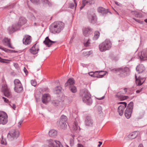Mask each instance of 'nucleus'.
<instances>
[{"mask_svg":"<svg viewBox=\"0 0 147 147\" xmlns=\"http://www.w3.org/2000/svg\"><path fill=\"white\" fill-rule=\"evenodd\" d=\"M24 71L26 74L28 73V71L25 67L24 68Z\"/></svg>","mask_w":147,"mask_h":147,"instance_id":"nucleus-53","label":"nucleus"},{"mask_svg":"<svg viewBox=\"0 0 147 147\" xmlns=\"http://www.w3.org/2000/svg\"><path fill=\"white\" fill-rule=\"evenodd\" d=\"M97 73V72L96 71L94 72H91L89 73V74L91 76L96 77L97 75H96Z\"/></svg>","mask_w":147,"mask_h":147,"instance_id":"nucleus-38","label":"nucleus"},{"mask_svg":"<svg viewBox=\"0 0 147 147\" xmlns=\"http://www.w3.org/2000/svg\"><path fill=\"white\" fill-rule=\"evenodd\" d=\"M74 84V81L73 78H70L68 79L67 82L65 84V87L68 86H73Z\"/></svg>","mask_w":147,"mask_h":147,"instance_id":"nucleus-20","label":"nucleus"},{"mask_svg":"<svg viewBox=\"0 0 147 147\" xmlns=\"http://www.w3.org/2000/svg\"><path fill=\"white\" fill-rule=\"evenodd\" d=\"M42 1L44 3L48 4L49 6L51 5V3L48 0H42Z\"/></svg>","mask_w":147,"mask_h":147,"instance_id":"nucleus-41","label":"nucleus"},{"mask_svg":"<svg viewBox=\"0 0 147 147\" xmlns=\"http://www.w3.org/2000/svg\"><path fill=\"white\" fill-rule=\"evenodd\" d=\"M128 98V97L127 96H122V100H124L127 99Z\"/></svg>","mask_w":147,"mask_h":147,"instance_id":"nucleus-47","label":"nucleus"},{"mask_svg":"<svg viewBox=\"0 0 147 147\" xmlns=\"http://www.w3.org/2000/svg\"><path fill=\"white\" fill-rule=\"evenodd\" d=\"M91 20V22L94 23L96 21V19L95 16H93L92 17V18H90Z\"/></svg>","mask_w":147,"mask_h":147,"instance_id":"nucleus-40","label":"nucleus"},{"mask_svg":"<svg viewBox=\"0 0 147 147\" xmlns=\"http://www.w3.org/2000/svg\"><path fill=\"white\" fill-rule=\"evenodd\" d=\"M57 132L55 130H51L49 132V135L51 137H54L57 135Z\"/></svg>","mask_w":147,"mask_h":147,"instance_id":"nucleus-29","label":"nucleus"},{"mask_svg":"<svg viewBox=\"0 0 147 147\" xmlns=\"http://www.w3.org/2000/svg\"><path fill=\"white\" fill-rule=\"evenodd\" d=\"M23 120L22 119H21L20 120V121H19V122H18V126L19 127H20V126L21 125L22 123L23 122Z\"/></svg>","mask_w":147,"mask_h":147,"instance_id":"nucleus-44","label":"nucleus"},{"mask_svg":"<svg viewBox=\"0 0 147 147\" xmlns=\"http://www.w3.org/2000/svg\"><path fill=\"white\" fill-rule=\"evenodd\" d=\"M5 46H7L10 48H13L11 44L10 39L7 38H5L2 40Z\"/></svg>","mask_w":147,"mask_h":147,"instance_id":"nucleus-17","label":"nucleus"},{"mask_svg":"<svg viewBox=\"0 0 147 147\" xmlns=\"http://www.w3.org/2000/svg\"><path fill=\"white\" fill-rule=\"evenodd\" d=\"M9 61V60L2 59L0 57V62L8 63H9L8 61Z\"/></svg>","mask_w":147,"mask_h":147,"instance_id":"nucleus-37","label":"nucleus"},{"mask_svg":"<svg viewBox=\"0 0 147 147\" xmlns=\"http://www.w3.org/2000/svg\"><path fill=\"white\" fill-rule=\"evenodd\" d=\"M145 69L144 66L143 65H140L138 66L136 68V70L139 73L142 72Z\"/></svg>","mask_w":147,"mask_h":147,"instance_id":"nucleus-24","label":"nucleus"},{"mask_svg":"<svg viewBox=\"0 0 147 147\" xmlns=\"http://www.w3.org/2000/svg\"><path fill=\"white\" fill-rule=\"evenodd\" d=\"M119 104H122L123 105L120 106L118 108V111L119 115L121 116L123 113L124 110L127 106V104L125 102H121L119 103Z\"/></svg>","mask_w":147,"mask_h":147,"instance_id":"nucleus-11","label":"nucleus"},{"mask_svg":"<svg viewBox=\"0 0 147 147\" xmlns=\"http://www.w3.org/2000/svg\"><path fill=\"white\" fill-rule=\"evenodd\" d=\"M56 42L55 41H51L49 38L48 37H47L44 41V43L47 47H50L53 43Z\"/></svg>","mask_w":147,"mask_h":147,"instance_id":"nucleus-15","label":"nucleus"},{"mask_svg":"<svg viewBox=\"0 0 147 147\" xmlns=\"http://www.w3.org/2000/svg\"><path fill=\"white\" fill-rule=\"evenodd\" d=\"M141 59L145 60L147 58V49L141 53V56L140 57Z\"/></svg>","mask_w":147,"mask_h":147,"instance_id":"nucleus-22","label":"nucleus"},{"mask_svg":"<svg viewBox=\"0 0 147 147\" xmlns=\"http://www.w3.org/2000/svg\"><path fill=\"white\" fill-rule=\"evenodd\" d=\"M134 19L135 20V21H136V22H137L140 23L142 24L143 23V21L140 20L138 19Z\"/></svg>","mask_w":147,"mask_h":147,"instance_id":"nucleus-46","label":"nucleus"},{"mask_svg":"<svg viewBox=\"0 0 147 147\" xmlns=\"http://www.w3.org/2000/svg\"><path fill=\"white\" fill-rule=\"evenodd\" d=\"M70 89L72 92L73 93L76 92L77 91V89L76 87L72 86L69 87Z\"/></svg>","mask_w":147,"mask_h":147,"instance_id":"nucleus-36","label":"nucleus"},{"mask_svg":"<svg viewBox=\"0 0 147 147\" xmlns=\"http://www.w3.org/2000/svg\"><path fill=\"white\" fill-rule=\"evenodd\" d=\"M9 89L8 88L6 84H4L2 85L1 88V90L2 92L7 91Z\"/></svg>","mask_w":147,"mask_h":147,"instance_id":"nucleus-28","label":"nucleus"},{"mask_svg":"<svg viewBox=\"0 0 147 147\" xmlns=\"http://www.w3.org/2000/svg\"><path fill=\"white\" fill-rule=\"evenodd\" d=\"M99 144L98 145V147H100V146L102 144V142H99Z\"/></svg>","mask_w":147,"mask_h":147,"instance_id":"nucleus-54","label":"nucleus"},{"mask_svg":"<svg viewBox=\"0 0 147 147\" xmlns=\"http://www.w3.org/2000/svg\"><path fill=\"white\" fill-rule=\"evenodd\" d=\"M39 50V45L36 43L30 49V51L32 54H35L38 53Z\"/></svg>","mask_w":147,"mask_h":147,"instance_id":"nucleus-9","label":"nucleus"},{"mask_svg":"<svg viewBox=\"0 0 147 147\" xmlns=\"http://www.w3.org/2000/svg\"><path fill=\"white\" fill-rule=\"evenodd\" d=\"M52 103L54 106H57L59 105V101L58 100H53L52 101Z\"/></svg>","mask_w":147,"mask_h":147,"instance_id":"nucleus-39","label":"nucleus"},{"mask_svg":"<svg viewBox=\"0 0 147 147\" xmlns=\"http://www.w3.org/2000/svg\"><path fill=\"white\" fill-rule=\"evenodd\" d=\"M19 135V132L14 129L10 130L7 135V138L9 139L12 140L17 138Z\"/></svg>","mask_w":147,"mask_h":147,"instance_id":"nucleus-4","label":"nucleus"},{"mask_svg":"<svg viewBox=\"0 0 147 147\" xmlns=\"http://www.w3.org/2000/svg\"><path fill=\"white\" fill-rule=\"evenodd\" d=\"M32 3H36L39 0H30Z\"/></svg>","mask_w":147,"mask_h":147,"instance_id":"nucleus-50","label":"nucleus"},{"mask_svg":"<svg viewBox=\"0 0 147 147\" xmlns=\"http://www.w3.org/2000/svg\"><path fill=\"white\" fill-rule=\"evenodd\" d=\"M144 21L147 23V19H146L145 20H144Z\"/></svg>","mask_w":147,"mask_h":147,"instance_id":"nucleus-62","label":"nucleus"},{"mask_svg":"<svg viewBox=\"0 0 147 147\" xmlns=\"http://www.w3.org/2000/svg\"><path fill=\"white\" fill-rule=\"evenodd\" d=\"M104 98H105V96H103L102 97L97 98H96L97 99H98V100H102V99H103Z\"/></svg>","mask_w":147,"mask_h":147,"instance_id":"nucleus-52","label":"nucleus"},{"mask_svg":"<svg viewBox=\"0 0 147 147\" xmlns=\"http://www.w3.org/2000/svg\"><path fill=\"white\" fill-rule=\"evenodd\" d=\"M78 147H83L82 145L81 144H78Z\"/></svg>","mask_w":147,"mask_h":147,"instance_id":"nucleus-55","label":"nucleus"},{"mask_svg":"<svg viewBox=\"0 0 147 147\" xmlns=\"http://www.w3.org/2000/svg\"><path fill=\"white\" fill-rule=\"evenodd\" d=\"M85 123L86 125L91 126L93 124V122L91 117L90 116H87L85 121Z\"/></svg>","mask_w":147,"mask_h":147,"instance_id":"nucleus-16","label":"nucleus"},{"mask_svg":"<svg viewBox=\"0 0 147 147\" xmlns=\"http://www.w3.org/2000/svg\"><path fill=\"white\" fill-rule=\"evenodd\" d=\"M26 22V20L24 18L21 17L20 18L18 22L16 24L19 28L22 25L25 24Z\"/></svg>","mask_w":147,"mask_h":147,"instance_id":"nucleus-18","label":"nucleus"},{"mask_svg":"<svg viewBox=\"0 0 147 147\" xmlns=\"http://www.w3.org/2000/svg\"><path fill=\"white\" fill-rule=\"evenodd\" d=\"M32 41L31 37L28 35H25L22 40L23 43L25 45H27L30 44Z\"/></svg>","mask_w":147,"mask_h":147,"instance_id":"nucleus-10","label":"nucleus"},{"mask_svg":"<svg viewBox=\"0 0 147 147\" xmlns=\"http://www.w3.org/2000/svg\"><path fill=\"white\" fill-rule=\"evenodd\" d=\"M115 4H117V2H115Z\"/></svg>","mask_w":147,"mask_h":147,"instance_id":"nucleus-64","label":"nucleus"},{"mask_svg":"<svg viewBox=\"0 0 147 147\" xmlns=\"http://www.w3.org/2000/svg\"><path fill=\"white\" fill-rule=\"evenodd\" d=\"M31 84L32 85L35 86L36 85V82L35 80H33L31 81Z\"/></svg>","mask_w":147,"mask_h":147,"instance_id":"nucleus-42","label":"nucleus"},{"mask_svg":"<svg viewBox=\"0 0 147 147\" xmlns=\"http://www.w3.org/2000/svg\"><path fill=\"white\" fill-rule=\"evenodd\" d=\"M115 71L117 72L120 71V72H125L129 71V69L127 67L124 68L123 69L121 68H119L116 69Z\"/></svg>","mask_w":147,"mask_h":147,"instance_id":"nucleus-30","label":"nucleus"},{"mask_svg":"<svg viewBox=\"0 0 147 147\" xmlns=\"http://www.w3.org/2000/svg\"><path fill=\"white\" fill-rule=\"evenodd\" d=\"M14 83L15 86H20V85H22L20 81L18 79H15L14 81Z\"/></svg>","mask_w":147,"mask_h":147,"instance_id":"nucleus-35","label":"nucleus"},{"mask_svg":"<svg viewBox=\"0 0 147 147\" xmlns=\"http://www.w3.org/2000/svg\"><path fill=\"white\" fill-rule=\"evenodd\" d=\"M138 135L137 131H134L130 133L128 136V137L130 139H133L135 138Z\"/></svg>","mask_w":147,"mask_h":147,"instance_id":"nucleus-23","label":"nucleus"},{"mask_svg":"<svg viewBox=\"0 0 147 147\" xmlns=\"http://www.w3.org/2000/svg\"><path fill=\"white\" fill-rule=\"evenodd\" d=\"M82 99L83 101L87 104L90 105L92 102V100L89 93L86 91L84 92L83 94Z\"/></svg>","mask_w":147,"mask_h":147,"instance_id":"nucleus-3","label":"nucleus"},{"mask_svg":"<svg viewBox=\"0 0 147 147\" xmlns=\"http://www.w3.org/2000/svg\"><path fill=\"white\" fill-rule=\"evenodd\" d=\"M8 122V116L5 112L0 111V124L5 125Z\"/></svg>","mask_w":147,"mask_h":147,"instance_id":"nucleus-7","label":"nucleus"},{"mask_svg":"<svg viewBox=\"0 0 147 147\" xmlns=\"http://www.w3.org/2000/svg\"><path fill=\"white\" fill-rule=\"evenodd\" d=\"M100 36V33L98 31H96L95 32L94 35L93 37L94 40H96L99 38Z\"/></svg>","mask_w":147,"mask_h":147,"instance_id":"nucleus-32","label":"nucleus"},{"mask_svg":"<svg viewBox=\"0 0 147 147\" xmlns=\"http://www.w3.org/2000/svg\"><path fill=\"white\" fill-rule=\"evenodd\" d=\"M4 96L8 98H10L12 96V94L10 89L3 92Z\"/></svg>","mask_w":147,"mask_h":147,"instance_id":"nucleus-26","label":"nucleus"},{"mask_svg":"<svg viewBox=\"0 0 147 147\" xmlns=\"http://www.w3.org/2000/svg\"><path fill=\"white\" fill-rule=\"evenodd\" d=\"M64 27V24L61 21H57L52 24L50 26V31L53 33H58L63 30Z\"/></svg>","mask_w":147,"mask_h":147,"instance_id":"nucleus-1","label":"nucleus"},{"mask_svg":"<svg viewBox=\"0 0 147 147\" xmlns=\"http://www.w3.org/2000/svg\"><path fill=\"white\" fill-rule=\"evenodd\" d=\"M73 129L74 131H75L80 130V127L78 126V123L77 122H74L73 126Z\"/></svg>","mask_w":147,"mask_h":147,"instance_id":"nucleus-31","label":"nucleus"},{"mask_svg":"<svg viewBox=\"0 0 147 147\" xmlns=\"http://www.w3.org/2000/svg\"><path fill=\"white\" fill-rule=\"evenodd\" d=\"M19 28L16 24H14L12 26L9 27L8 29V30L9 32L11 34L13 33Z\"/></svg>","mask_w":147,"mask_h":147,"instance_id":"nucleus-14","label":"nucleus"},{"mask_svg":"<svg viewBox=\"0 0 147 147\" xmlns=\"http://www.w3.org/2000/svg\"><path fill=\"white\" fill-rule=\"evenodd\" d=\"M74 3L75 4V7H76V5H77V3H76V0H74Z\"/></svg>","mask_w":147,"mask_h":147,"instance_id":"nucleus-59","label":"nucleus"},{"mask_svg":"<svg viewBox=\"0 0 147 147\" xmlns=\"http://www.w3.org/2000/svg\"><path fill=\"white\" fill-rule=\"evenodd\" d=\"M97 73L96 74V75H98V73H99V71H96Z\"/></svg>","mask_w":147,"mask_h":147,"instance_id":"nucleus-61","label":"nucleus"},{"mask_svg":"<svg viewBox=\"0 0 147 147\" xmlns=\"http://www.w3.org/2000/svg\"><path fill=\"white\" fill-rule=\"evenodd\" d=\"M106 74V73L102 71H99L98 73V75H97L96 77L101 78H102Z\"/></svg>","mask_w":147,"mask_h":147,"instance_id":"nucleus-34","label":"nucleus"},{"mask_svg":"<svg viewBox=\"0 0 147 147\" xmlns=\"http://www.w3.org/2000/svg\"><path fill=\"white\" fill-rule=\"evenodd\" d=\"M0 49L6 52L8 50L7 49L3 47L1 45H0Z\"/></svg>","mask_w":147,"mask_h":147,"instance_id":"nucleus-45","label":"nucleus"},{"mask_svg":"<svg viewBox=\"0 0 147 147\" xmlns=\"http://www.w3.org/2000/svg\"><path fill=\"white\" fill-rule=\"evenodd\" d=\"M1 143L2 144L6 145V142L5 140L3 139L1 140Z\"/></svg>","mask_w":147,"mask_h":147,"instance_id":"nucleus-43","label":"nucleus"},{"mask_svg":"<svg viewBox=\"0 0 147 147\" xmlns=\"http://www.w3.org/2000/svg\"><path fill=\"white\" fill-rule=\"evenodd\" d=\"M98 12L101 13L102 14L107 13L108 12V10H106L104 8L101 7H100L98 8Z\"/></svg>","mask_w":147,"mask_h":147,"instance_id":"nucleus-25","label":"nucleus"},{"mask_svg":"<svg viewBox=\"0 0 147 147\" xmlns=\"http://www.w3.org/2000/svg\"><path fill=\"white\" fill-rule=\"evenodd\" d=\"M2 98L3 99H4V101L5 102H7V103H8L9 102V101L8 99H7V98L4 97H3Z\"/></svg>","mask_w":147,"mask_h":147,"instance_id":"nucleus-48","label":"nucleus"},{"mask_svg":"<svg viewBox=\"0 0 147 147\" xmlns=\"http://www.w3.org/2000/svg\"><path fill=\"white\" fill-rule=\"evenodd\" d=\"M12 107L14 109H15L16 106L14 105H13Z\"/></svg>","mask_w":147,"mask_h":147,"instance_id":"nucleus-57","label":"nucleus"},{"mask_svg":"<svg viewBox=\"0 0 147 147\" xmlns=\"http://www.w3.org/2000/svg\"><path fill=\"white\" fill-rule=\"evenodd\" d=\"M141 91V90H137L136 91V92L137 93H139Z\"/></svg>","mask_w":147,"mask_h":147,"instance_id":"nucleus-56","label":"nucleus"},{"mask_svg":"<svg viewBox=\"0 0 147 147\" xmlns=\"http://www.w3.org/2000/svg\"><path fill=\"white\" fill-rule=\"evenodd\" d=\"M124 90H125V92H127V89L126 88H124Z\"/></svg>","mask_w":147,"mask_h":147,"instance_id":"nucleus-60","label":"nucleus"},{"mask_svg":"<svg viewBox=\"0 0 147 147\" xmlns=\"http://www.w3.org/2000/svg\"><path fill=\"white\" fill-rule=\"evenodd\" d=\"M133 104L132 102H130L128 105L127 107L125 112V115L127 119H129L131 116L132 110L133 109Z\"/></svg>","mask_w":147,"mask_h":147,"instance_id":"nucleus-5","label":"nucleus"},{"mask_svg":"<svg viewBox=\"0 0 147 147\" xmlns=\"http://www.w3.org/2000/svg\"><path fill=\"white\" fill-rule=\"evenodd\" d=\"M47 142L50 147H63L61 143L58 141L49 140H47Z\"/></svg>","mask_w":147,"mask_h":147,"instance_id":"nucleus-6","label":"nucleus"},{"mask_svg":"<svg viewBox=\"0 0 147 147\" xmlns=\"http://www.w3.org/2000/svg\"><path fill=\"white\" fill-rule=\"evenodd\" d=\"M14 65L16 68H18V65L17 63H14Z\"/></svg>","mask_w":147,"mask_h":147,"instance_id":"nucleus-51","label":"nucleus"},{"mask_svg":"<svg viewBox=\"0 0 147 147\" xmlns=\"http://www.w3.org/2000/svg\"><path fill=\"white\" fill-rule=\"evenodd\" d=\"M61 89L62 88L60 86H57L55 88V93L56 94L59 93L61 92Z\"/></svg>","mask_w":147,"mask_h":147,"instance_id":"nucleus-33","label":"nucleus"},{"mask_svg":"<svg viewBox=\"0 0 147 147\" xmlns=\"http://www.w3.org/2000/svg\"><path fill=\"white\" fill-rule=\"evenodd\" d=\"M94 3L93 0H83L82 4L80 9H82L87 4H91Z\"/></svg>","mask_w":147,"mask_h":147,"instance_id":"nucleus-21","label":"nucleus"},{"mask_svg":"<svg viewBox=\"0 0 147 147\" xmlns=\"http://www.w3.org/2000/svg\"><path fill=\"white\" fill-rule=\"evenodd\" d=\"M23 90V88L22 85L15 86L14 90L17 92L20 93L22 92Z\"/></svg>","mask_w":147,"mask_h":147,"instance_id":"nucleus-27","label":"nucleus"},{"mask_svg":"<svg viewBox=\"0 0 147 147\" xmlns=\"http://www.w3.org/2000/svg\"><path fill=\"white\" fill-rule=\"evenodd\" d=\"M135 77L136 78V83L138 85L140 86L142 85L145 80V78H141L140 77L137 78L136 76H135Z\"/></svg>","mask_w":147,"mask_h":147,"instance_id":"nucleus-19","label":"nucleus"},{"mask_svg":"<svg viewBox=\"0 0 147 147\" xmlns=\"http://www.w3.org/2000/svg\"><path fill=\"white\" fill-rule=\"evenodd\" d=\"M111 43L109 40H106L100 44L99 48L100 51L103 52L109 49L111 47Z\"/></svg>","mask_w":147,"mask_h":147,"instance_id":"nucleus-2","label":"nucleus"},{"mask_svg":"<svg viewBox=\"0 0 147 147\" xmlns=\"http://www.w3.org/2000/svg\"><path fill=\"white\" fill-rule=\"evenodd\" d=\"M90 43L89 40H88L86 43H85V46L86 47L88 46Z\"/></svg>","mask_w":147,"mask_h":147,"instance_id":"nucleus-49","label":"nucleus"},{"mask_svg":"<svg viewBox=\"0 0 147 147\" xmlns=\"http://www.w3.org/2000/svg\"><path fill=\"white\" fill-rule=\"evenodd\" d=\"M71 7L72 8H73L74 7V5H72L71 6Z\"/></svg>","mask_w":147,"mask_h":147,"instance_id":"nucleus-63","label":"nucleus"},{"mask_svg":"<svg viewBox=\"0 0 147 147\" xmlns=\"http://www.w3.org/2000/svg\"><path fill=\"white\" fill-rule=\"evenodd\" d=\"M92 32V30L88 28H85L83 30V34L86 36H88Z\"/></svg>","mask_w":147,"mask_h":147,"instance_id":"nucleus-13","label":"nucleus"},{"mask_svg":"<svg viewBox=\"0 0 147 147\" xmlns=\"http://www.w3.org/2000/svg\"><path fill=\"white\" fill-rule=\"evenodd\" d=\"M67 117L65 115H62L59 121V126L62 129H64L66 127L67 125L66 122L67 120Z\"/></svg>","mask_w":147,"mask_h":147,"instance_id":"nucleus-8","label":"nucleus"},{"mask_svg":"<svg viewBox=\"0 0 147 147\" xmlns=\"http://www.w3.org/2000/svg\"><path fill=\"white\" fill-rule=\"evenodd\" d=\"M138 147H143V145L142 144H140L139 146Z\"/></svg>","mask_w":147,"mask_h":147,"instance_id":"nucleus-58","label":"nucleus"},{"mask_svg":"<svg viewBox=\"0 0 147 147\" xmlns=\"http://www.w3.org/2000/svg\"><path fill=\"white\" fill-rule=\"evenodd\" d=\"M51 100V97L49 94H43L42 97V101L43 103L47 104Z\"/></svg>","mask_w":147,"mask_h":147,"instance_id":"nucleus-12","label":"nucleus"}]
</instances>
